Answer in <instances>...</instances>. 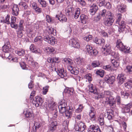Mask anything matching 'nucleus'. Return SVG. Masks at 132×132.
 Instances as JSON below:
<instances>
[{
	"instance_id": "nucleus-64",
	"label": "nucleus",
	"mask_w": 132,
	"mask_h": 132,
	"mask_svg": "<svg viewBox=\"0 0 132 132\" xmlns=\"http://www.w3.org/2000/svg\"><path fill=\"white\" fill-rule=\"evenodd\" d=\"M53 63H58L60 61V60L59 58L58 57H54L53 58Z\"/></svg>"
},
{
	"instance_id": "nucleus-4",
	"label": "nucleus",
	"mask_w": 132,
	"mask_h": 132,
	"mask_svg": "<svg viewBox=\"0 0 132 132\" xmlns=\"http://www.w3.org/2000/svg\"><path fill=\"white\" fill-rule=\"evenodd\" d=\"M86 127L85 123L82 121L76 122L74 126V129L76 131L82 132Z\"/></svg>"
},
{
	"instance_id": "nucleus-49",
	"label": "nucleus",
	"mask_w": 132,
	"mask_h": 132,
	"mask_svg": "<svg viewBox=\"0 0 132 132\" xmlns=\"http://www.w3.org/2000/svg\"><path fill=\"white\" fill-rule=\"evenodd\" d=\"M45 50L49 53L54 52L55 51L54 49L52 47H47L45 48Z\"/></svg>"
},
{
	"instance_id": "nucleus-29",
	"label": "nucleus",
	"mask_w": 132,
	"mask_h": 132,
	"mask_svg": "<svg viewBox=\"0 0 132 132\" xmlns=\"http://www.w3.org/2000/svg\"><path fill=\"white\" fill-rule=\"evenodd\" d=\"M119 25L120 26V28L119 29V31L120 32H122L123 31L125 30V29H126V27L125 26L124 22L123 21H121Z\"/></svg>"
},
{
	"instance_id": "nucleus-59",
	"label": "nucleus",
	"mask_w": 132,
	"mask_h": 132,
	"mask_svg": "<svg viewBox=\"0 0 132 132\" xmlns=\"http://www.w3.org/2000/svg\"><path fill=\"white\" fill-rule=\"evenodd\" d=\"M112 55L115 58L118 59L119 56V54L116 52H112Z\"/></svg>"
},
{
	"instance_id": "nucleus-44",
	"label": "nucleus",
	"mask_w": 132,
	"mask_h": 132,
	"mask_svg": "<svg viewBox=\"0 0 132 132\" xmlns=\"http://www.w3.org/2000/svg\"><path fill=\"white\" fill-rule=\"evenodd\" d=\"M121 96L122 97H124L126 98H127L129 94L128 93L126 92L125 91L122 90L121 91Z\"/></svg>"
},
{
	"instance_id": "nucleus-5",
	"label": "nucleus",
	"mask_w": 132,
	"mask_h": 132,
	"mask_svg": "<svg viewBox=\"0 0 132 132\" xmlns=\"http://www.w3.org/2000/svg\"><path fill=\"white\" fill-rule=\"evenodd\" d=\"M85 50L90 55H96L98 52V51L96 50H93L92 46L89 45H87L86 46Z\"/></svg>"
},
{
	"instance_id": "nucleus-26",
	"label": "nucleus",
	"mask_w": 132,
	"mask_h": 132,
	"mask_svg": "<svg viewBox=\"0 0 132 132\" xmlns=\"http://www.w3.org/2000/svg\"><path fill=\"white\" fill-rule=\"evenodd\" d=\"M62 62L64 64H67L68 66L71 65L73 63V61L69 58H64L62 60Z\"/></svg>"
},
{
	"instance_id": "nucleus-61",
	"label": "nucleus",
	"mask_w": 132,
	"mask_h": 132,
	"mask_svg": "<svg viewBox=\"0 0 132 132\" xmlns=\"http://www.w3.org/2000/svg\"><path fill=\"white\" fill-rule=\"evenodd\" d=\"M79 18L81 23L83 24L86 23L87 20L86 17H79Z\"/></svg>"
},
{
	"instance_id": "nucleus-31",
	"label": "nucleus",
	"mask_w": 132,
	"mask_h": 132,
	"mask_svg": "<svg viewBox=\"0 0 132 132\" xmlns=\"http://www.w3.org/2000/svg\"><path fill=\"white\" fill-rule=\"evenodd\" d=\"M10 17H5V18L4 17H0V22L6 23L7 24L10 23L9 21Z\"/></svg>"
},
{
	"instance_id": "nucleus-55",
	"label": "nucleus",
	"mask_w": 132,
	"mask_h": 132,
	"mask_svg": "<svg viewBox=\"0 0 132 132\" xmlns=\"http://www.w3.org/2000/svg\"><path fill=\"white\" fill-rule=\"evenodd\" d=\"M24 21L23 20H21L20 21L19 23V29L21 30H23V23Z\"/></svg>"
},
{
	"instance_id": "nucleus-13",
	"label": "nucleus",
	"mask_w": 132,
	"mask_h": 132,
	"mask_svg": "<svg viewBox=\"0 0 132 132\" xmlns=\"http://www.w3.org/2000/svg\"><path fill=\"white\" fill-rule=\"evenodd\" d=\"M74 9L71 6H68L65 10L66 15L67 16H71L73 14Z\"/></svg>"
},
{
	"instance_id": "nucleus-22",
	"label": "nucleus",
	"mask_w": 132,
	"mask_h": 132,
	"mask_svg": "<svg viewBox=\"0 0 132 132\" xmlns=\"http://www.w3.org/2000/svg\"><path fill=\"white\" fill-rule=\"evenodd\" d=\"M112 17H107L105 21V25L110 26L111 25L114 21V20Z\"/></svg>"
},
{
	"instance_id": "nucleus-30",
	"label": "nucleus",
	"mask_w": 132,
	"mask_h": 132,
	"mask_svg": "<svg viewBox=\"0 0 132 132\" xmlns=\"http://www.w3.org/2000/svg\"><path fill=\"white\" fill-rule=\"evenodd\" d=\"M16 54L21 56H23L25 54V50L22 49H19L15 51Z\"/></svg>"
},
{
	"instance_id": "nucleus-10",
	"label": "nucleus",
	"mask_w": 132,
	"mask_h": 132,
	"mask_svg": "<svg viewBox=\"0 0 132 132\" xmlns=\"http://www.w3.org/2000/svg\"><path fill=\"white\" fill-rule=\"evenodd\" d=\"M103 49L104 51H103V53L104 55H107L109 54L111 52V46L108 43L106 44L103 47Z\"/></svg>"
},
{
	"instance_id": "nucleus-39",
	"label": "nucleus",
	"mask_w": 132,
	"mask_h": 132,
	"mask_svg": "<svg viewBox=\"0 0 132 132\" xmlns=\"http://www.w3.org/2000/svg\"><path fill=\"white\" fill-rule=\"evenodd\" d=\"M111 62L114 67L117 68L119 66V63L118 61L113 59L111 60Z\"/></svg>"
},
{
	"instance_id": "nucleus-7",
	"label": "nucleus",
	"mask_w": 132,
	"mask_h": 132,
	"mask_svg": "<svg viewBox=\"0 0 132 132\" xmlns=\"http://www.w3.org/2000/svg\"><path fill=\"white\" fill-rule=\"evenodd\" d=\"M52 70L53 71H55L57 73V75L61 78H63L64 77L67 76V73L63 69H57L54 67H53Z\"/></svg>"
},
{
	"instance_id": "nucleus-1",
	"label": "nucleus",
	"mask_w": 132,
	"mask_h": 132,
	"mask_svg": "<svg viewBox=\"0 0 132 132\" xmlns=\"http://www.w3.org/2000/svg\"><path fill=\"white\" fill-rule=\"evenodd\" d=\"M47 33H44L43 34L44 39L51 45H53L56 43V40L50 35L53 34L54 35V32L56 30L52 27L48 28L47 29Z\"/></svg>"
},
{
	"instance_id": "nucleus-63",
	"label": "nucleus",
	"mask_w": 132,
	"mask_h": 132,
	"mask_svg": "<svg viewBox=\"0 0 132 132\" xmlns=\"http://www.w3.org/2000/svg\"><path fill=\"white\" fill-rule=\"evenodd\" d=\"M85 78L86 79L88 80L89 82L92 80L91 75L90 74H87Z\"/></svg>"
},
{
	"instance_id": "nucleus-11",
	"label": "nucleus",
	"mask_w": 132,
	"mask_h": 132,
	"mask_svg": "<svg viewBox=\"0 0 132 132\" xmlns=\"http://www.w3.org/2000/svg\"><path fill=\"white\" fill-rule=\"evenodd\" d=\"M130 47H127V46H125L122 42L118 49L125 53H131V52L130 51Z\"/></svg>"
},
{
	"instance_id": "nucleus-45",
	"label": "nucleus",
	"mask_w": 132,
	"mask_h": 132,
	"mask_svg": "<svg viewBox=\"0 0 132 132\" xmlns=\"http://www.w3.org/2000/svg\"><path fill=\"white\" fill-rule=\"evenodd\" d=\"M55 105V103L54 102H52L51 103H48V107L51 110H54L53 108Z\"/></svg>"
},
{
	"instance_id": "nucleus-33",
	"label": "nucleus",
	"mask_w": 132,
	"mask_h": 132,
	"mask_svg": "<svg viewBox=\"0 0 132 132\" xmlns=\"http://www.w3.org/2000/svg\"><path fill=\"white\" fill-rule=\"evenodd\" d=\"M68 110H66L64 111V115L68 119L70 118L72 116V112L71 111H68Z\"/></svg>"
},
{
	"instance_id": "nucleus-52",
	"label": "nucleus",
	"mask_w": 132,
	"mask_h": 132,
	"mask_svg": "<svg viewBox=\"0 0 132 132\" xmlns=\"http://www.w3.org/2000/svg\"><path fill=\"white\" fill-rule=\"evenodd\" d=\"M19 5L21 7H24V9H26L27 8L28 6L27 5L26 3L24 2H20L19 3Z\"/></svg>"
},
{
	"instance_id": "nucleus-62",
	"label": "nucleus",
	"mask_w": 132,
	"mask_h": 132,
	"mask_svg": "<svg viewBox=\"0 0 132 132\" xmlns=\"http://www.w3.org/2000/svg\"><path fill=\"white\" fill-rule=\"evenodd\" d=\"M105 6L106 8L109 9H110L112 8V5L109 2L106 3Z\"/></svg>"
},
{
	"instance_id": "nucleus-41",
	"label": "nucleus",
	"mask_w": 132,
	"mask_h": 132,
	"mask_svg": "<svg viewBox=\"0 0 132 132\" xmlns=\"http://www.w3.org/2000/svg\"><path fill=\"white\" fill-rule=\"evenodd\" d=\"M103 68L104 69L108 71H112L114 70L112 68L111 65H110L104 66L103 67Z\"/></svg>"
},
{
	"instance_id": "nucleus-19",
	"label": "nucleus",
	"mask_w": 132,
	"mask_h": 132,
	"mask_svg": "<svg viewBox=\"0 0 132 132\" xmlns=\"http://www.w3.org/2000/svg\"><path fill=\"white\" fill-rule=\"evenodd\" d=\"M73 88H67L65 89L63 94L67 96H69L73 94Z\"/></svg>"
},
{
	"instance_id": "nucleus-20",
	"label": "nucleus",
	"mask_w": 132,
	"mask_h": 132,
	"mask_svg": "<svg viewBox=\"0 0 132 132\" xmlns=\"http://www.w3.org/2000/svg\"><path fill=\"white\" fill-rule=\"evenodd\" d=\"M132 106V105L130 104L123 106L122 108L121 111L123 113L129 112L130 111V109Z\"/></svg>"
},
{
	"instance_id": "nucleus-46",
	"label": "nucleus",
	"mask_w": 132,
	"mask_h": 132,
	"mask_svg": "<svg viewBox=\"0 0 132 132\" xmlns=\"http://www.w3.org/2000/svg\"><path fill=\"white\" fill-rule=\"evenodd\" d=\"M38 2L42 5V7H45L47 5V3L45 1L43 0H38Z\"/></svg>"
},
{
	"instance_id": "nucleus-15",
	"label": "nucleus",
	"mask_w": 132,
	"mask_h": 132,
	"mask_svg": "<svg viewBox=\"0 0 132 132\" xmlns=\"http://www.w3.org/2000/svg\"><path fill=\"white\" fill-rule=\"evenodd\" d=\"M126 79L125 75L123 74H121L118 75L117 79L118 83L119 85H121L125 81Z\"/></svg>"
},
{
	"instance_id": "nucleus-48",
	"label": "nucleus",
	"mask_w": 132,
	"mask_h": 132,
	"mask_svg": "<svg viewBox=\"0 0 132 132\" xmlns=\"http://www.w3.org/2000/svg\"><path fill=\"white\" fill-rule=\"evenodd\" d=\"M84 107L82 105L80 104L79 106L75 110V112L77 113H80L82 111Z\"/></svg>"
},
{
	"instance_id": "nucleus-17",
	"label": "nucleus",
	"mask_w": 132,
	"mask_h": 132,
	"mask_svg": "<svg viewBox=\"0 0 132 132\" xmlns=\"http://www.w3.org/2000/svg\"><path fill=\"white\" fill-rule=\"evenodd\" d=\"M100 15L102 16H113V14L110 11H107L106 10L104 9L101 11Z\"/></svg>"
},
{
	"instance_id": "nucleus-25",
	"label": "nucleus",
	"mask_w": 132,
	"mask_h": 132,
	"mask_svg": "<svg viewBox=\"0 0 132 132\" xmlns=\"http://www.w3.org/2000/svg\"><path fill=\"white\" fill-rule=\"evenodd\" d=\"M95 113L94 111V108H91L89 111V115L92 121L95 120Z\"/></svg>"
},
{
	"instance_id": "nucleus-21",
	"label": "nucleus",
	"mask_w": 132,
	"mask_h": 132,
	"mask_svg": "<svg viewBox=\"0 0 132 132\" xmlns=\"http://www.w3.org/2000/svg\"><path fill=\"white\" fill-rule=\"evenodd\" d=\"M88 87L90 92L96 95H98V92H97L96 88L93 86L92 84H90Z\"/></svg>"
},
{
	"instance_id": "nucleus-18",
	"label": "nucleus",
	"mask_w": 132,
	"mask_h": 132,
	"mask_svg": "<svg viewBox=\"0 0 132 132\" xmlns=\"http://www.w3.org/2000/svg\"><path fill=\"white\" fill-rule=\"evenodd\" d=\"M89 12L90 14L92 15H94L98 10V7L96 4H93L90 8Z\"/></svg>"
},
{
	"instance_id": "nucleus-6",
	"label": "nucleus",
	"mask_w": 132,
	"mask_h": 132,
	"mask_svg": "<svg viewBox=\"0 0 132 132\" xmlns=\"http://www.w3.org/2000/svg\"><path fill=\"white\" fill-rule=\"evenodd\" d=\"M69 44L71 47L75 48H78L80 47L79 40L75 39L73 38L70 40Z\"/></svg>"
},
{
	"instance_id": "nucleus-16",
	"label": "nucleus",
	"mask_w": 132,
	"mask_h": 132,
	"mask_svg": "<svg viewBox=\"0 0 132 132\" xmlns=\"http://www.w3.org/2000/svg\"><path fill=\"white\" fill-rule=\"evenodd\" d=\"M3 51L5 52H9L11 51V46L9 42L5 43V45L2 47Z\"/></svg>"
},
{
	"instance_id": "nucleus-24",
	"label": "nucleus",
	"mask_w": 132,
	"mask_h": 132,
	"mask_svg": "<svg viewBox=\"0 0 132 132\" xmlns=\"http://www.w3.org/2000/svg\"><path fill=\"white\" fill-rule=\"evenodd\" d=\"M16 19V17H11V27L16 29L18 27V25L15 23Z\"/></svg>"
},
{
	"instance_id": "nucleus-60",
	"label": "nucleus",
	"mask_w": 132,
	"mask_h": 132,
	"mask_svg": "<svg viewBox=\"0 0 132 132\" xmlns=\"http://www.w3.org/2000/svg\"><path fill=\"white\" fill-rule=\"evenodd\" d=\"M122 42L121 40L120 39L117 40L116 43V47L118 49L120 45L122 44Z\"/></svg>"
},
{
	"instance_id": "nucleus-23",
	"label": "nucleus",
	"mask_w": 132,
	"mask_h": 132,
	"mask_svg": "<svg viewBox=\"0 0 132 132\" xmlns=\"http://www.w3.org/2000/svg\"><path fill=\"white\" fill-rule=\"evenodd\" d=\"M68 70L70 71L71 73L75 75H77L79 73L78 70L76 68H73L72 66L70 65L68 67Z\"/></svg>"
},
{
	"instance_id": "nucleus-54",
	"label": "nucleus",
	"mask_w": 132,
	"mask_h": 132,
	"mask_svg": "<svg viewBox=\"0 0 132 132\" xmlns=\"http://www.w3.org/2000/svg\"><path fill=\"white\" fill-rule=\"evenodd\" d=\"M99 5L100 6H105L106 3L105 0H99Z\"/></svg>"
},
{
	"instance_id": "nucleus-9",
	"label": "nucleus",
	"mask_w": 132,
	"mask_h": 132,
	"mask_svg": "<svg viewBox=\"0 0 132 132\" xmlns=\"http://www.w3.org/2000/svg\"><path fill=\"white\" fill-rule=\"evenodd\" d=\"M43 102L42 98L41 97H36L35 100L34 99L32 101L33 104L36 107H38L39 106L42 105Z\"/></svg>"
},
{
	"instance_id": "nucleus-34",
	"label": "nucleus",
	"mask_w": 132,
	"mask_h": 132,
	"mask_svg": "<svg viewBox=\"0 0 132 132\" xmlns=\"http://www.w3.org/2000/svg\"><path fill=\"white\" fill-rule=\"evenodd\" d=\"M94 42L96 44H103L105 42V40L103 39H98L96 38Z\"/></svg>"
},
{
	"instance_id": "nucleus-35",
	"label": "nucleus",
	"mask_w": 132,
	"mask_h": 132,
	"mask_svg": "<svg viewBox=\"0 0 132 132\" xmlns=\"http://www.w3.org/2000/svg\"><path fill=\"white\" fill-rule=\"evenodd\" d=\"M125 87L129 89H130L132 87V80H129V81L125 84Z\"/></svg>"
},
{
	"instance_id": "nucleus-37",
	"label": "nucleus",
	"mask_w": 132,
	"mask_h": 132,
	"mask_svg": "<svg viewBox=\"0 0 132 132\" xmlns=\"http://www.w3.org/2000/svg\"><path fill=\"white\" fill-rule=\"evenodd\" d=\"M107 111L105 112V115L108 116L107 118L109 119H112L113 113L112 111Z\"/></svg>"
},
{
	"instance_id": "nucleus-3",
	"label": "nucleus",
	"mask_w": 132,
	"mask_h": 132,
	"mask_svg": "<svg viewBox=\"0 0 132 132\" xmlns=\"http://www.w3.org/2000/svg\"><path fill=\"white\" fill-rule=\"evenodd\" d=\"M58 108L59 112L62 113H63L66 110L70 109V107L67 106L66 102L62 99L59 102Z\"/></svg>"
},
{
	"instance_id": "nucleus-12",
	"label": "nucleus",
	"mask_w": 132,
	"mask_h": 132,
	"mask_svg": "<svg viewBox=\"0 0 132 132\" xmlns=\"http://www.w3.org/2000/svg\"><path fill=\"white\" fill-rule=\"evenodd\" d=\"M25 117L29 120L32 119L34 117V114L32 111L30 109H27L26 112L24 111Z\"/></svg>"
},
{
	"instance_id": "nucleus-8",
	"label": "nucleus",
	"mask_w": 132,
	"mask_h": 132,
	"mask_svg": "<svg viewBox=\"0 0 132 132\" xmlns=\"http://www.w3.org/2000/svg\"><path fill=\"white\" fill-rule=\"evenodd\" d=\"M58 123L56 121H53L50 122L48 126L49 132H54L57 128Z\"/></svg>"
},
{
	"instance_id": "nucleus-32",
	"label": "nucleus",
	"mask_w": 132,
	"mask_h": 132,
	"mask_svg": "<svg viewBox=\"0 0 132 132\" xmlns=\"http://www.w3.org/2000/svg\"><path fill=\"white\" fill-rule=\"evenodd\" d=\"M91 65L93 68H95L97 67H101L102 65L101 62L99 61H94L92 63Z\"/></svg>"
},
{
	"instance_id": "nucleus-47",
	"label": "nucleus",
	"mask_w": 132,
	"mask_h": 132,
	"mask_svg": "<svg viewBox=\"0 0 132 132\" xmlns=\"http://www.w3.org/2000/svg\"><path fill=\"white\" fill-rule=\"evenodd\" d=\"M49 88V86H46L43 88L42 92L43 94L45 95L47 94Z\"/></svg>"
},
{
	"instance_id": "nucleus-43",
	"label": "nucleus",
	"mask_w": 132,
	"mask_h": 132,
	"mask_svg": "<svg viewBox=\"0 0 132 132\" xmlns=\"http://www.w3.org/2000/svg\"><path fill=\"white\" fill-rule=\"evenodd\" d=\"M96 74L100 76L101 77H102L104 75V71L102 70H98L96 71Z\"/></svg>"
},
{
	"instance_id": "nucleus-36",
	"label": "nucleus",
	"mask_w": 132,
	"mask_h": 132,
	"mask_svg": "<svg viewBox=\"0 0 132 132\" xmlns=\"http://www.w3.org/2000/svg\"><path fill=\"white\" fill-rule=\"evenodd\" d=\"M126 5L122 4H121L120 7L118 9V10L120 12H122L126 11Z\"/></svg>"
},
{
	"instance_id": "nucleus-58",
	"label": "nucleus",
	"mask_w": 132,
	"mask_h": 132,
	"mask_svg": "<svg viewBox=\"0 0 132 132\" xmlns=\"http://www.w3.org/2000/svg\"><path fill=\"white\" fill-rule=\"evenodd\" d=\"M93 36L91 35H89L84 38V39L87 41H88L92 39Z\"/></svg>"
},
{
	"instance_id": "nucleus-56",
	"label": "nucleus",
	"mask_w": 132,
	"mask_h": 132,
	"mask_svg": "<svg viewBox=\"0 0 132 132\" xmlns=\"http://www.w3.org/2000/svg\"><path fill=\"white\" fill-rule=\"evenodd\" d=\"M98 120L99 121V123L101 126H102L104 124V118L103 117H100L99 118Z\"/></svg>"
},
{
	"instance_id": "nucleus-2",
	"label": "nucleus",
	"mask_w": 132,
	"mask_h": 132,
	"mask_svg": "<svg viewBox=\"0 0 132 132\" xmlns=\"http://www.w3.org/2000/svg\"><path fill=\"white\" fill-rule=\"evenodd\" d=\"M104 94H102L101 95V97H104L105 99V102H108L110 106L112 108H114L116 106V102L114 97L112 96L107 97L106 96H109L111 95V93L109 91H105L104 92Z\"/></svg>"
},
{
	"instance_id": "nucleus-40",
	"label": "nucleus",
	"mask_w": 132,
	"mask_h": 132,
	"mask_svg": "<svg viewBox=\"0 0 132 132\" xmlns=\"http://www.w3.org/2000/svg\"><path fill=\"white\" fill-rule=\"evenodd\" d=\"M30 50L33 52L36 53L38 52L37 50V48L36 46L33 44L31 45L29 48Z\"/></svg>"
},
{
	"instance_id": "nucleus-14",
	"label": "nucleus",
	"mask_w": 132,
	"mask_h": 132,
	"mask_svg": "<svg viewBox=\"0 0 132 132\" xmlns=\"http://www.w3.org/2000/svg\"><path fill=\"white\" fill-rule=\"evenodd\" d=\"M88 132H101L98 126L94 125L90 126L88 129Z\"/></svg>"
},
{
	"instance_id": "nucleus-42",
	"label": "nucleus",
	"mask_w": 132,
	"mask_h": 132,
	"mask_svg": "<svg viewBox=\"0 0 132 132\" xmlns=\"http://www.w3.org/2000/svg\"><path fill=\"white\" fill-rule=\"evenodd\" d=\"M24 59L27 61L29 62H30L32 63V57L29 54H26Z\"/></svg>"
},
{
	"instance_id": "nucleus-53",
	"label": "nucleus",
	"mask_w": 132,
	"mask_h": 132,
	"mask_svg": "<svg viewBox=\"0 0 132 132\" xmlns=\"http://www.w3.org/2000/svg\"><path fill=\"white\" fill-rule=\"evenodd\" d=\"M20 65L22 69H23L27 70L28 69L25 62H23L20 63Z\"/></svg>"
},
{
	"instance_id": "nucleus-28",
	"label": "nucleus",
	"mask_w": 132,
	"mask_h": 132,
	"mask_svg": "<svg viewBox=\"0 0 132 132\" xmlns=\"http://www.w3.org/2000/svg\"><path fill=\"white\" fill-rule=\"evenodd\" d=\"M41 127V123L35 122L34 123V126H33L32 130L34 132L36 131L37 130Z\"/></svg>"
},
{
	"instance_id": "nucleus-27",
	"label": "nucleus",
	"mask_w": 132,
	"mask_h": 132,
	"mask_svg": "<svg viewBox=\"0 0 132 132\" xmlns=\"http://www.w3.org/2000/svg\"><path fill=\"white\" fill-rule=\"evenodd\" d=\"M19 9L18 6L16 5H14L12 8V14L15 16H17L19 13Z\"/></svg>"
},
{
	"instance_id": "nucleus-51",
	"label": "nucleus",
	"mask_w": 132,
	"mask_h": 132,
	"mask_svg": "<svg viewBox=\"0 0 132 132\" xmlns=\"http://www.w3.org/2000/svg\"><path fill=\"white\" fill-rule=\"evenodd\" d=\"M80 14V10L78 8H77L76 9L75 13V16H79Z\"/></svg>"
},
{
	"instance_id": "nucleus-50",
	"label": "nucleus",
	"mask_w": 132,
	"mask_h": 132,
	"mask_svg": "<svg viewBox=\"0 0 132 132\" xmlns=\"http://www.w3.org/2000/svg\"><path fill=\"white\" fill-rule=\"evenodd\" d=\"M42 40V38L41 36L37 37L34 39V41L35 42H40Z\"/></svg>"
},
{
	"instance_id": "nucleus-57",
	"label": "nucleus",
	"mask_w": 132,
	"mask_h": 132,
	"mask_svg": "<svg viewBox=\"0 0 132 132\" xmlns=\"http://www.w3.org/2000/svg\"><path fill=\"white\" fill-rule=\"evenodd\" d=\"M57 19L62 22L66 21L67 19L66 17H56Z\"/></svg>"
},
{
	"instance_id": "nucleus-38",
	"label": "nucleus",
	"mask_w": 132,
	"mask_h": 132,
	"mask_svg": "<svg viewBox=\"0 0 132 132\" xmlns=\"http://www.w3.org/2000/svg\"><path fill=\"white\" fill-rule=\"evenodd\" d=\"M75 62L77 64L80 65L83 61V60L80 57L77 58L74 60Z\"/></svg>"
}]
</instances>
